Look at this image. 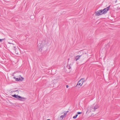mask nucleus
<instances>
[{"label": "nucleus", "mask_w": 120, "mask_h": 120, "mask_svg": "<svg viewBox=\"0 0 120 120\" xmlns=\"http://www.w3.org/2000/svg\"><path fill=\"white\" fill-rule=\"evenodd\" d=\"M81 52H82V53H83V54L82 55H81L80 56H75V57L74 58V60H75V61H77L78 60H79L80 59V57L82 56L83 57V58H84L85 57V56H86V54L85 52H83V51H81Z\"/></svg>", "instance_id": "nucleus-1"}, {"label": "nucleus", "mask_w": 120, "mask_h": 120, "mask_svg": "<svg viewBox=\"0 0 120 120\" xmlns=\"http://www.w3.org/2000/svg\"><path fill=\"white\" fill-rule=\"evenodd\" d=\"M43 42H44V43L41 42V43H40L38 45V48L39 50L41 51L42 50V48H43V45H46V41L45 40H43Z\"/></svg>", "instance_id": "nucleus-2"}, {"label": "nucleus", "mask_w": 120, "mask_h": 120, "mask_svg": "<svg viewBox=\"0 0 120 120\" xmlns=\"http://www.w3.org/2000/svg\"><path fill=\"white\" fill-rule=\"evenodd\" d=\"M102 9L99 10L95 12V15L97 16H98L101 15L103 14Z\"/></svg>", "instance_id": "nucleus-3"}, {"label": "nucleus", "mask_w": 120, "mask_h": 120, "mask_svg": "<svg viewBox=\"0 0 120 120\" xmlns=\"http://www.w3.org/2000/svg\"><path fill=\"white\" fill-rule=\"evenodd\" d=\"M12 96L20 100L21 101H22L23 100L22 99H25V98H22L19 96L17 95H16L15 94L12 95Z\"/></svg>", "instance_id": "nucleus-4"}, {"label": "nucleus", "mask_w": 120, "mask_h": 120, "mask_svg": "<svg viewBox=\"0 0 120 120\" xmlns=\"http://www.w3.org/2000/svg\"><path fill=\"white\" fill-rule=\"evenodd\" d=\"M84 81V78L81 79L79 81L76 86L77 85L81 86Z\"/></svg>", "instance_id": "nucleus-5"}, {"label": "nucleus", "mask_w": 120, "mask_h": 120, "mask_svg": "<svg viewBox=\"0 0 120 120\" xmlns=\"http://www.w3.org/2000/svg\"><path fill=\"white\" fill-rule=\"evenodd\" d=\"M98 105H96L92 107L91 108V110H92L93 111H95V109H98Z\"/></svg>", "instance_id": "nucleus-6"}, {"label": "nucleus", "mask_w": 120, "mask_h": 120, "mask_svg": "<svg viewBox=\"0 0 120 120\" xmlns=\"http://www.w3.org/2000/svg\"><path fill=\"white\" fill-rule=\"evenodd\" d=\"M20 76L21 77V78L22 79H21V78L20 77L19 78H16L15 77H13V78L14 79H15L16 81H19L20 80H23V79L24 78L22 77L21 76V75H20Z\"/></svg>", "instance_id": "nucleus-7"}, {"label": "nucleus", "mask_w": 120, "mask_h": 120, "mask_svg": "<svg viewBox=\"0 0 120 120\" xmlns=\"http://www.w3.org/2000/svg\"><path fill=\"white\" fill-rule=\"evenodd\" d=\"M102 11H103V14H106L108 11L107 10V9L106 8H105L103 10L102 9Z\"/></svg>", "instance_id": "nucleus-8"}, {"label": "nucleus", "mask_w": 120, "mask_h": 120, "mask_svg": "<svg viewBox=\"0 0 120 120\" xmlns=\"http://www.w3.org/2000/svg\"><path fill=\"white\" fill-rule=\"evenodd\" d=\"M71 64H70L69 65H67V68H68L69 69H70L71 68Z\"/></svg>", "instance_id": "nucleus-9"}, {"label": "nucleus", "mask_w": 120, "mask_h": 120, "mask_svg": "<svg viewBox=\"0 0 120 120\" xmlns=\"http://www.w3.org/2000/svg\"><path fill=\"white\" fill-rule=\"evenodd\" d=\"M13 49L15 51V53H16V54H18V53H16V50L17 49L14 46L13 47Z\"/></svg>", "instance_id": "nucleus-10"}, {"label": "nucleus", "mask_w": 120, "mask_h": 120, "mask_svg": "<svg viewBox=\"0 0 120 120\" xmlns=\"http://www.w3.org/2000/svg\"><path fill=\"white\" fill-rule=\"evenodd\" d=\"M110 5H109V6L106 8L107 9V10L108 11L109 10V8L110 7Z\"/></svg>", "instance_id": "nucleus-11"}, {"label": "nucleus", "mask_w": 120, "mask_h": 120, "mask_svg": "<svg viewBox=\"0 0 120 120\" xmlns=\"http://www.w3.org/2000/svg\"><path fill=\"white\" fill-rule=\"evenodd\" d=\"M82 113V112H77V114H81Z\"/></svg>", "instance_id": "nucleus-12"}, {"label": "nucleus", "mask_w": 120, "mask_h": 120, "mask_svg": "<svg viewBox=\"0 0 120 120\" xmlns=\"http://www.w3.org/2000/svg\"><path fill=\"white\" fill-rule=\"evenodd\" d=\"M5 39V38L2 39H0V42H2V40H4Z\"/></svg>", "instance_id": "nucleus-13"}, {"label": "nucleus", "mask_w": 120, "mask_h": 120, "mask_svg": "<svg viewBox=\"0 0 120 120\" xmlns=\"http://www.w3.org/2000/svg\"><path fill=\"white\" fill-rule=\"evenodd\" d=\"M68 112V111H66V112H65L64 113V115H66V114H67V113Z\"/></svg>", "instance_id": "nucleus-14"}, {"label": "nucleus", "mask_w": 120, "mask_h": 120, "mask_svg": "<svg viewBox=\"0 0 120 120\" xmlns=\"http://www.w3.org/2000/svg\"><path fill=\"white\" fill-rule=\"evenodd\" d=\"M64 115H62L61 116H60V118H62V119H63V118L64 117Z\"/></svg>", "instance_id": "nucleus-15"}, {"label": "nucleus", "mask_w": 120, "mask_h": 120, "mask_svg": "<svg viewBox=\"0 0 120 120\" xmlns=\"http://www.w3.org/2000/svg\"><path fill=\"white\" fill-rule=\"evenodd\" d=\"M73 118L74 119H75L77 118V117H76L75 116H73Z\"/></svg>", "instance_id": "nucleus-16"}, {"label": "nucleus", "mask_w": 120, "mask_h": 120, "mask_svg": "<svg viewBox=\"0 0 120 120\" xmlns=\"http://www.w3.org/2000/svg\"><path fill=\"white\" fill-rule=\"evenodd\" d=\"M78 114H76L75 115V116L76 117H77V116H78Z\"/></svg>", "instance_id": "nucleus-17"}, {"label": "nucleus", "mask_w": 120, "mask_h": 120, "mask_svg": "<svg viewBox=\"0 0 120 120\" xmlns=\"http://www.w3.org/2000/svg\"><path fill=\"white\" fill-rule=\"evenodd\" d=\"M66 87L67 88H68V85H67L66 86Z\"/></svg>", "instance_id": "nucleus-18"}, {"label": "nucleus", "mask_w": 120, "mask_h": 120, "mask_svg": "<svg viewBox=\"0 0 120 120\" xmlns=\"http://www.w3.org/2000/svg\"><path fill=\"white\" fill-rule=\"evenodd\" d=\"M50 120V119H47V120Z\"/></svg>", "instance_id": "nucleus-19"}, {"label": "nucleus", "mask_w": 120, "mask_h": 120, "mask_svg": "<svg viewBox=\"0 0 120 120\" xmlns=\"http://www.w3.org/2000/svg\"><path fill=\"white\" fill-rule=\"evenodd\" d=\"M16 53H18V52H17L16 51Z\"/></svg>", "instance_id": "nucleus-20"}, {"label": "nucleus", "mask_w": 120, "mask_h": 120, "mask_svg": "<svg viewBox=\"0 0 120 120\" xmlns=\"http://www.w3.org/2000/svg\"><path fill=\"white\" fill-rule=\"evenodd\" d=\"M68 60H69V59H68Z\"/></svg>", "instance_id": "nucleus-21"}]
</instances>
